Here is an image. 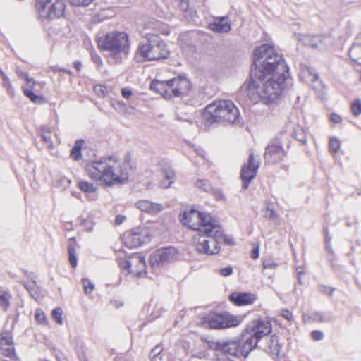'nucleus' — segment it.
Instances as JSON below:
<instances>
[{
  "label": "nucleus",
  "mask_w": 361,
  "mask_h": 361,
  "mask_svg": "<svg viewBox=\"0 0 361 361\" xmlns=\"http://www.w3.org/2000/svg\"><path fill=\"white\" fill-rule=\"evenodd\" d=\"M288 76L283 56L272 46L262 44L254 53L247 96L253 103L274 102L284 90Z\"/></svg>",
  "instance_id": "obj_1"
},
{
  "label": "nucleus",
  "mask_w": 361,
  "mask_h": 361,
  "mask_svg": "<svg viewBox=\"0 0 361 361\" xmlns=\"http://www.w3.org/2000/svg\"><path fill=\"white\" fill-rule=\"evenodd\" d=\"M128 163L109 156L87 163L85 171L92 180L102 185L111 186L128 180Z\"/></svg>",
  "instance_id": "obj_2"
},
{
  "label": "nucleus",
  "mask_w": 361,
  "mask_h": 361,
  "mask_svg": "<svg viewBox=\"0 0 361 361\" xmlns=\"http://www.w3.org/2000/svg\"><path fill=\"white\" fill-rule=\"evenodd\" d=\"M202 117L207 126L242 123L238 109L230 100L215 101L207 105Z\"/></svg>",
  "instance_id": "obj_3"
},
{
  "label": "nucleus",
  "mask_w": 361,
  "mask_h": 361,
  "mask_svg": "<svg viewBox=\"0 0 361 361\" xmlns=\"http://www.w3.org/2000/svg\"><path fill=\"white\" fill-rule=\"evenodd\" d=\"M97 45L109 54L114 63H121L129 53V37L125 32L111 31L98 37Z\"/></svg>",
  "instance_id": "obj_4"
},
{
  "label": "nucleus",
  "mask_w": 361,
  "mask_h": 361,
  "mask_svg": "<svg viewBox=\"0 0 361 361\" xmlns=\"http://www.w3.org/2000/svg\"><path fill=\"white\" fill-rule=\"evenodd\" d=\"M146 42L140 43L135 57L138 61H157L169 58L170 51L165 42L156 34H147Z\"/></svg>",
  "instance_id": "obj_5"
},
{
  "label": "nucleus",
  "mask_w": 361,
  "mask_h": 361,
  "mask_svg": "<svg viewBox=\"0 0 361 361\" xmlns=\"http://www.w3.org/2000/svg\"><path fill=\"white\" fill-rule=\"evenodd\" d=\"M150 88L164 98L171 99L187 94L190 89V82L186 77L180 75L169 80H154Z\"/></svg>",
  "instance_id": "obj_6"
},
{
  "label": "nucleus",
  "mask_w": 361,
  "mask_h": 361,
  "mask_svg": "<svg viewBox=\"0 0 361 361\" xmlns=\"http://www.w3.org/2000/svg\"><path fill=\"white\" fill-rule=\"evenodd\" d=\"M183 224L189 228L197 231L198 233H216V237H219V225L209 214L202 213L195 209L185 212L180 219Z\"/></svg>",
  "instance_id": "obj_7"
},
{
  "label": "nucleus",
  "mask_w": 361,
  "mask_h": 361,
  "mask_svg": "<svg viewBox=\"0 0 361 361\" xmlns=\"http://www.w3.org/2000/svg\"><path fill=\"white\" fill-rule=\"evenodd\" d=\"M272 331V326L269 321L256 319L249 323L242 334L247 342L255 349L258 342L264 336L269 335Z\"/></svg>",
  "instance_id": "obj_8"
},
{
  "label": "nucleus",
  "mask_w": 361,
  "mask_h": 361,
  "mask_svg": "<svg viewBox=\"0 0 361 361\" xmlns=\"http://www.w3.org/2000/svg\"><path fill=\"white\" fill-rule=\"evenodd\" d=\"M220 235L216 237L215 232L211 233H197L194 235L192 241L197 251L207 255H214L219 252V239L222 237V230L219 226Z\"/></svg>",
  "instance_id": "obj_9"
},
{
  "label": "nucleus",
  "mask_w": 361,
  "mask_h": 361,
  "mask_svg": "<svg viewBox=\"0 0 361 361\" xmlns=\"http://www.w3.org/2000/svg\"><path fill=\"white\" fill-rule=\"evenodd\" d=\"M36 8L39 18L51 19L63 16L66 4L64 0H37Z\"/></svg>",
  "instance_id": "obj_10"
},
{
  "label": "nucleus",
  "mask_w": 361,
  "mask_h": 361,
  "mask_svg": "<svg viewBox=\"0 0 361 361\" xmlns=\"http://www.w3.org/2000/svg\"><path fill=\"white\" fill-rule=\"evenodd\" d=\"M239 319L228 312H211L204 319V324L211 329H223L237 326Z\"/></svg>",
  "instance_id": "obj_11"
},
{
  "label": "nucleus",
  "mask_w": 361,
  "mask_h": 361,
  "mask_svg": "<svg viewBox=\"0 0 361 361\" xmlns=\"http://www.w3.org/2000/svg\"><path fill=\"white\" fill-rule=\"evenodd\" d=\"M221 351L224 354L240 358L241 357H246L249 353L253 350L252 345H250L245 339L242 334L240 339H231L226 341H222Z\"/></svg>",
  "instance_id": "obj_12"
},
{
  "label": "nucleus",
  "mask_w": 361,
  "mask_h": 361,
  "mask_svg": "<svg viewBox=\"0 0 361 361\" xmlns=\"http://www.w3.org/2000/svg\"><path fill=\"white\" fill-rule=\"evenodd\" d=\"M259 166V160L255 157L253 153H250L247 163L242 166L240 172V177L243 180L242 189L243 190L248 188L251 180L256 176Z\"/></svg>",
  "instance_id": "obj_13"
},
{
  "label": "nucleus",
  "mask_w": 361,
  "mask_h": 361,
  "mask_svg": "<svg viewBox=\"0 0 361 361\" xmlns=\"http://www.w3.org/2000/svg\"><path fill=\"white\" fill-rule=\"evenodd\" d=\"M178 252L172 247H164L156 250L150 257L149 263L152 267H158L165 263H169L176 259Z\"/></svg>",
  "instance_id": "obj_14"
},
{
  "label": "nucleus",
  "mask_w": 361,
  "mask_h": 361,
  "mask_svg": "<svg viewBox=\"0 0 361 361\" xmlns=\"http://www.w3.org/2000/svg\"><path fill=\"white\" fill-rule=\"evenodd\" d=\"M149 241L148 233L145 229L134 228L130 233L125 235V241L126 247L130 248L141 246L143 243Z\"/></svg>",
  "instance_id": "obj_15"
},
{
  "label": "nucleus",
  "mask_w": 361,
  "mask_h": 361,
  "mask_svg": "<svg viewBox=\"0 0 361 361\" xmlns=\"http://www.w3.org/2000/svg\"><path fill=\"white\" fill-rule=\"evenodd\" d=\"M0 354L16 360H18L15 353L13 337L8 333L0 334Z\"/></svg>",
  "instance_id": "obj_16"
},
{
  "label": "nucleus",
  "mask_w": 361,
  "mask_h": 361,
  "mask_svg": "<svg viewBox=\"0 0 361 361\" xmlns=\"http://www.w3.org/2000/svg\"><path fill=\"white\" fill-rule=\"evenodd\" d=\"M286 156L283 147L274 143L269 144L264 152V159L269 164H276L281 161Z\"/></svg>",
  "instance_id": "obj_17"
},
{
  "label": "nucleus",
  "mask_w": 361,
  "mask_h": 361,
  "mask_svg": "<svg viewBox=\"0 0 361 361\" xmlns=\"http://www.w3.org/2000/svg\"><path fill=\"white\" fill-rule=\"evenodd\" d=\"M229 300L237 306L249 305L256 301L257 296L250 293L234 292L229 295Z\"/></svg>",
  "instance_id": "obj_18"
},
{
  "label": "nucleus",
  "mask_w": 361,
  "mask_h": 361,
  "mask_svg": "<svg viewBox=\"0 0 361 361\" xmlns=\"http://www.w3.org/2000/svg\"><path fill=\"white\" fill-rule=\"evenodd\" d=\"M209 28L216 33H227L231 30V23L228 16L215 17Z\"/></svg>",
  "instance_id": "obj_19"
},
{
  "label": "nucleus",
  "mask_w": 361,
  "mask_h": 361,
  "mask_svg": "<svg viewBox=\"0 0 361 361\" xmlns=\"http://www.w3.org/2000/svg\"><path fill=\"white\" fill-rule=\"evenodd\" d=\"M137 207L145 212L155 214L164 209V207L159 203H155L147 200H142L137 202Z\"/></svg>",
  "instance_id": "obj_20"
},
{
  "label": "nucleus",
  "mask_w": 361,
  "mask_h": 361,
  "mask_svg": "<svg viewBox=\"0 0 361 361\" xmlns=\"http://www.w3.org/2000/svg\"><path fill=\"white\" fill-rule=\"evenodd\" d=\"M136 263L139 264L140 269L142 270L145 267V258L140 255H134L130 257V260H120L119 266L121 269L126 270L129 273L132 266Z\"/></svg>",
  "instance_id": "obj_21"
},
{
  "label": "nucleus",
  "mask_w": 361,
  "mask_h": 361,
  "mask_svg": "<svg viewBox=\"0 0 361 361\" xmlns=\"http://www.w3.org/2000/svg\"><path fill=\"white\" fill-rule=\"evenodd\" d=\"M300 79L307 84L320 83L318 74L311 68L304 66L299 75Z\"/></svg>",
  "instance_id": "obj_22"
},
{
  "label": "nucleus",
  "mask_w": 361,
  "mask_h": 361,
  "mask_svg": "<svg viewBox=\"0 0 361 361\" xmlns=\"http://www.w3.org/2000/svg\"><path fill=\"white\" fill-rule=\"evenodd\" d=\"M78 186L86 194L90 200H95L97 198V188L92 183L86 180H79Z\"/></svg>",
  "instance_id": "obj_23"
},
{
  "label": "nucleus",
  "mask_w": 361,
  "mask_h": 361,
  "mask_svg": "<svg viewBox=\"0 0 361 361\" xmlns=\"http://www.w3.org/2000/svg\"><path fill=\"white\" fill-rule=\"evenodd\" d=\"M300 40L307 47L318 49H322L324 47V37L322 36L303 35Z\"/></svg>",
  "instance_id": "obj_24"
},
{
  "label": "nucleus",
  "mask_w": 361,
  "mask_h": 361,
  "mask_svg": "<svg viewBox=\"0 0 361 361\" xmlns=\"http://www.w3.org/2000/svg\"><path fill=\"white\" fill-rule=\"evenodd\" d=\"M38 132L43 142L47 145L49 149H53L54 143L51 139V130L48 126H41L38 128Z\"/></svg>",
  "instance_id": "obj_25"
},
{
  "label": "nucleus",
  "mask_w": 361,
  "mask_h": 361,
  "mask_svg": "<svg viewBox=\"0 0 361 361\" xmlns=\"http://www.w3.org/2000/svg\"><path fill=\"white\" fill-rule=\"evenodd\" d=\"M75 247H76V240L73 237V238H70L68 246V259H69V262L73 268L76 267L77 264H78Z\"/></svg>",
  "instance_id": "obj_26"
},
{
  "label": "nucleus",
  "mask_w": 361,
  "mask_h": 361,
  "mask_svg": "<svg viewBox=\"0 0 361 361\" xmlns=\"http://www.w3.org/2000/svg\"><path fill=\"white\" fill-rule=\"evenodd\" d=\"M292 136L302 145H305L307 142V133L304 128L300 125H297L292 133Z\"/></svg>",
  "instance_id": "obj_27"
},
{
  "label": "nucleus",
  "mask_w": 361,
  "mask_h": 361,
  "mask_svg": "<svg viewBox=\"0 0 361 361\" xmlns=\"http://www.w3.org/2000/svg\"><path fill=\"white\" fill-rule=\"evenodd\" d=\"M349 56L355 63L361 65V44H353L349 50Z\"/></svg>",
  "instance_id": "obj_28"
},
{
  "label": "nucleus",
  "mask_w": 361,
  "mask_h": 361,
  "mask_svg": "<svg viewBox=\"0 0 361 361\" xmlns=\"http://www.w3.org/2000/svg\"><path fill=\"white\" fill-rule=\"evenodd\" d=\"M11 294L5 290H0V307L4 311H7L10 307Z\"/></svg>",
  "instance_id": "obj_29"
},
{
  "label": "nucleus",
  "mask_w": 361,
  "mask_h": 361,
  "mask_svg": "<svg viewBox=\"0 0 361 361\" xmlns=\"http://www.w3.org/2000/svg\"><path fill=\"white\" fill-rule=\"evenodd\" d=\"M276 335H272L268 343L269 352L271 354H278L280 351V345H279V339Z\"/></svg>",
  "instance_id": "obj_30"
},
{
  "label": "nucleus",
  "mask_w": 361,
  "mask_h": 361,
  "mask_svg": "<svg viewBox=\"0 0 361 361\" xmlns=\"http://www.w3.org/2000/svg\"><path fill=\"white\" fill-rule=\"evenodd\" d=\"M82 145V140H77L75 143V145L72 147L70 156L73 160L78 161L81 159Z\"/></svg>",
  "instance_id": "obj_31"
},
{
  "label": "nucleus",
  "mask_w": 361,
  "mask_h": 361,
  "mask_svg": "<svg viewBox=\"0 0 361 361\" xmlns=\"http://www.w3.org/2000/svg\"><path fill=\"white\" fill-rule=\"evenodd\" d=\"M202 341L207 348L212 350H221V348H223L222 341H214L213 339L205 338L202 339Z\"/></svg>",
  "instance_id": "obj_32"
},
{
  "label": "nucleus",
  "mask_w": 361,
  "mask_h": 361,
  "mask_svg": "<svg viewBox=\"0 0 361 361\" xmlns=\"http://www.w3.org/2000/svg\"><path fill=\"white\" fill-rule=\"evenodd\" d=\"M175 171L171 169H168L164 171V176L169 182L166 183L165 181L161 182V185L164 188H169L171 184L173 182L175 178Z\"/></svg>",
  "instance_id": "obj_33"
},
{
  "label": "nucleus",
  "mask_w": 361,
  "mask_h": 361,
  "mask_svg": "<svg viewBox=\"0 0 361 361\" xmlns=\"http://www.w3.org/2000/svg\"><path fill=\"white\" fill-rule=\"evenodd\" d=\"M24 94L28 97L32 102L38 104L42 101V97L33 93V92L28 89L23 87Z\"/></svg>",
  "instance_id": "obj_34"
},
{
  "label": "nucleus",
  "mask_w": 361,
  "mask_h": 361,
  "mask_svg": "<svg viewBox=\"0 0 361 361\" xmlns=\"http://www.w3.org/2000/svg\"><path fill=\"white\" fill-rule=\"evenodd\" d=\"M24 286L32 297L37 298L39 296V288L35 281L30 284L25 283Z\"/></svg>",
  "instance_id": "obj_35"
},
{
  "label": "nucleus",
  "mask_w": 361,
  "mask_h": 361,
  "mask_svg": "<svg viewBox=\"0 0 361 361\" xmlns=\"http://www.w3.org/2000/svg\"><path fill=\"white\" fill-rule=\"evenodd\" d=\"M351 113L356 117L361 114V99H356L350 105Z\"/></svg>",
  "instance_id": "obj_36"
},
{
  "label": "nucleus",
  "mask_w": 361,
  "mask_h": 361,
  "mask_svg": "<svg viewBox=\"0 0 361 361\" xmlns=\"http://www.w3.org/2000/svg\"><path fill=\"white\" fill-rule=\"evenodd\" d=\"M196 186L204 191L209 192L213 190L211 183L208 180L200 179L196 182Z\"/></svg>",
  "instance_id": "obj_37"
},
{
  "label": "nucleus",
  "mask_w": 361,
  "mask_h": 361,
  "mask_svg": "<svg viewBox=\"0 0 361 361\" xmlns=\"http://www.w3.org/2000/svg\"><path fill=\"white\" fill-rule=\"evenodd\" d=\"M262 212L264 217L278 221L279 216L274 209L266 207ZM277 224H279V223L277 222Z\"/></svg>",
  "instance_id": "obj_38"
},
{
  "label": "nucleus",
  "mask_w": 361,
  "mask_h": 361,
  "mask_svg": "<svg viewBox=\"0 0 361 361\" xmlns=\"http://www.w3.org/2000/svg\"><path fill=\"white\" fill-rule=\"evenodd\" d=\"M35 317L37 322L40 324L47 325L48 324L47 319L44 312L39 309L36 310Z\"/></svg>",
  "instance_id": "obj_39"
},
{
  "label": "nucleus",
  "mask_w": 361,
  "mask_h": 361,
  "mask_svg": "<svg viewBox=\"0 0 361 361\" xmlns=\"http://www.w3.org/2000/svg\"><path fill=\"white\" fill-rule=\"evenodd\" d=\"M112 106L118 112L125 113L127 111V106L123 101H114L112 102Z\"/></svg>",
  "instance_id": "obj_40"
},
{
  "label": "nucleus",
  "mask_w": 361,
  "mask_h": 361,
  "mask_svg": "<svg viewBox=\"0 0 361 361\" xmlns=\"http://www.w3.org/2000/svg\"><path fill=\"white\" fill-rule=\"evenodd\" d=\"M52 317L56 321V322L59 324H62L63 319H62V314L63 310L60 307H56L52 310Z\"/></svg>",
  "instance_id": "obj_41"
},
{
  "label": "nucleus",
  "mask_w": 361,
  "mask_h": 361,
  "mask_svg": "<svg viewBox=\"0 0 361 361\" xmlns=\"http://www.w3.org/2000/svg\"><path fill=\"white\" fill-rule=\"evenodd\" d=\"M85 294L90 293L94 289V284L87 279H83L82 281Z\"/></svg>",
  "instance_id": "obj_42"
},
{
  "label": "nucleus",
  "mask_w": 361,
  "mask_h": 361,
  "mask_svg": "<svg viewBox=\"0 0 361 361\" xmlns=\"http://www.w3.org/2000/svg\"><path fill=\"white\" fill-rule=\"evenodd\" d=\"M340 148V141L336 138H331L329 140V149L333 152H336Z\"/></svg>",
  "instance_id": "obj_43"
},
{
  "label": "nucleus",
  "mask_w": 361,
  "mask_h": 361,
  "mask_svg": "<svg viewBox=\"0 0 361 361\" xmlns=\"http://www.w3.org/2000/svg\"><path fill=\"white\" fill-rule=\"evenodd\" d=\"M318 288L320 293L328 295H332L335 290L334 288L325 285H319Z\"/></svg>",
  "instance_id": "obj_44"
},
{
  "label": "nucleus",
  "mask_w": 361,
  "mask_h": 361,
  "mask_svg": "<svg viewBox=\"0 0 361 361\" xmlns=\"http://www.w3.org/2000/svg\"><path fill=\"white\" fill-rule=\"evenodd\" d=\"M1 75H2V78H3L4 85L6 87H7L8 92L11 94H13V87L11 86V81H10L9 78L5 74H4L3 73H1Z\"/></svg>",
  "instance_id": "obj_45"
},
{
  "label": "nucleus",
  "mask_w": 361,
  "mask_h": 361,
  "mask_svg": "<svg viewBox=\"0 0 361 361\" xmlns=\"http://www.w3.org/2000/svg\"><path fill=\"white\" fill-rule=\"evenodd\" d=\"M145 268L146 267L142 269H140V265L138 263L135 264L132 266L131 269H130L129 273H131L135 276H140L142 273H145Z\"/></svg>",
  "instance_id": "obj_46"
},
{
  "label": "nucleus",
  "mask_w": 361,
  "mask_h": 361,
  "mask_svg": "<svg viewBox=\"0 0 361 361\" xmlns=\"http://www.w3.org/2000/svg\"><path fill=\"white\" fill-rule=\"evenodd\" d=\"M94 0H69L70 3L77 6H87Z\"/></svg>",
  "instance_id": "obj_47"
},
{
  "label": "nucleus",
  "mask_w": 361,
  "mask_h": 361,
  "mask_svg": "<svg viewBox=\"0 0 361 361\" xmlns=\"http://www.w3.org/2000/svg\"><path fill=\"white\" fill-rule=\"evenodd\" d=\"M106 90V87L104 86V85H97L94 86V92L98 96H100V97H104L105 96Z\"/></svg>",
  "instance_id": "obj_48"
},
{
  "label": "nucleus",
  "mask_w": 361,
  "mask_h": 361,
  "mask_svg": "<svg viewBox=\"0 0 361 361\" xmlns=\"http://www.w3.org/2000/svg\"><path fill=\"white\" fill-rule=\"evenodd\" d=\"M162 351H163V348L161 346H160V345L155 346L153 349H152V350L149 353L150 358H152V357L161 356Z\"/></svg>",
  "instance_id": "obj_49"
},
{
  "label": "nucleus",
  "mask_w": 361,
  "mask_h": 361,
  "mask_svg": "<svg viewBox=\"0 0 361 361\" xmlns=\"http://www.w3.org/2000/svg\"><path fill=\"white\" fill-rule=\"evenodd\" d=\"M311 337L314 341H320L324 337V334L319 330H314L311 333Z\"/></svg>",
  "instance_id": "obj_50"
},
{
  "label": "nucleus",
  "mask_w": 361,
  "mask_h": 361,
  "mask_svg": "<svg viewBox=\"0 0 361 361\" xmlns=\"http://www.w3.org/2000/svg\"><path fill=\"white\" fill-rule=\"evenodd\" d=\"M219 272H220L221 275L223 276H228L233 274V268L231 267H227L221 269Z\"/></svg>",
  "instance_id": "obj_51"
},
{
  "label": "nucleus",
  "mask_w": 361,
  "mask_h": 361,
  "mask_svg": "<svg viewBox=\"0 0 361 361\" xmlns=\"http://www.w3.org/2000/svg\"><path fill=\"white\" fill-rule=\"evenodd\" d=\"M264 269H276L277 264L271 260L264 261L262 263Z\"/></svg>",
  "instance_id": "obj_52"
},
{
  "label": "nucleus",
  "mask_w": 361,
  "mask_h": 361,
  "mask_svg": "<svg viewBox=\"0 0 361 361\" xmlns=\"http://www.w3.org/2000/svg\"><path fill=\"white\" fill-rule=\"evenodd\" d=\"M92 59L97 66L99 67L103 65L102 59L97 54H92Z\"/></svg>",
  "instance_id": "obj_53"
},
{
  "label": "nucleus",
  "mask_w": 361,
  "mask_h": 361,
  "mask_svg": "<svg viewBox=\"0 0 361 361\" xmlns=\"http://www.w3.org/2000/svg\"><path fill=\"white\" fill-rule=\"evenodd\" d=\"M330 120L334 123H339L342 121V118L340 115L333 113L331 114Z\"/></svg>",
  "instance_id": "obj_54"
},
{
  "label": "nucleus",
  "mask_w": 361,
  "mask_h": 361,
  "mask_svg": "<svg viewBox=\"0 0 361 361\" xmlns=\"http://www.w3.org/2000/svg\"><path fill=\"white\" fill-rule=\"evenodd\" d=\"M281 317L286 319L288 321L292 320V313L288 310H282L281 313Z\"/></svg>",
  "instance_id": "obj_55"
},
{
  "label": "nucleus",
  "mask_w": 361,
  "mask_h": 361,
  "mask_svg": "<svg viewBox=\"0 0 361 361\" xmlns=\"http://www.w3.org/2000/svg\"><path fill=\"white\" fill-rule=\"evenodd\" d=\"M221 240L224 241L226 244H228V245L234 244V240L233 238H229V237L226 236V235H224L223 233H222V237L220 239H219V243Z\"/></svg>",
  "instance_id": "obj_56"
},
{
  "label": "nucleus",
  "mask_w": 361,
  "mask_h": 361,
  "mask_svg": "<svg viewBox=\"0 0 361 361\" xmlns=\"http://www.w3.org/2000/svg\"><path fill=\"white\" fill-rule=\"evenodd\" d=\"M122 97L125 99H128L132 95V91L128 88H123L121 90Z\"/></svg>",
  "instance_id": "obj_57"
},
{
  "label": "nucleus",
  "mask_w": 361,
  "mask_h": 361,
  "mask_svg": "<svg viewBox=\"0 0 361 361\" xmlns=\"http://www.w3.org/2000/svg\"><path fill=\"white\" fill-rule=\"evenodd\" d=\"M324 240H325V243L329 245V242H331V238L329 236V228L327 226H324Z\"/></svg>",
  "instance_id": "obj_58"
},
{
  "label": "nucleus",
  "mask_w": 361,
  "mask_h": 361,
  "mask_svg": "<svg viewBox=\"0 0 361 361\" xmlns=\"http://www.w3.org/2000/svg\"><path fill=\"white\" fill-rule=\"evenodd\" d=\"M180 7L182 11H186L189 8V1L188 0H180Z\"/></svg>",
  "instance_id": "obj_59"
},
{
  "label": "nucleus",
  "mask_w": 361,
  "mask_h": 361,
  "mask_svg": "<svg viewBox=\"0 0 361 361\" xmlns=\"http://www.w3.org/2000/svg\"><path fill=\"white\" fill-rule=\"evenodd\" d=\"M16 73L18 76L21 79H25V78H27L28 74L27 73H24L23 71H21L19 68H17L16 69Z\"/></svg>",
  "instance_id": "obj_60"
},
{
  "label": "nucleus",
  "mask_w": 361,
  "mask_h": 361,
  "mask_svg": "<svg viewBox=\"0 0 361 361\" xmlns=\"http://www.w3.org/2000/svg\"><path fill=\"white\" fill-rule=\"evenodd\" d=\"M125 219H126V217L124 216L118 215V216H116V217L115 219V223L117 225L121 224L124 221Z\"/></svg>",
  "instance_id": "obj_61"
},
{
  "label": "nucleus",
  "mask_w": 361,
  "mask_h": 361,
  "mask_svg": "<svg viewBox=\"0 0 361 361\" xmlns=\"http://www.w3.org/2000/svg\"><path fill=\"white\" fill-rule=\"evenodd\" d=\"M213 192L215 194L216 198L218 200H224L225 199L224 195L220 191L213 190Z\"/></svg>",
  "instance_id": "obj_62"
},
{
  "label": "nucleus",
  "mask_w": 361,
  "mask_h": 361,
  "mask_svg": "<svg viewBox=\"0 0 361 361\" xmlns=\"http://www.w3.org/2000/svg\"><path fill=\"white\" fill-rule=\"evenodd\" d=\"M24 80H26L27 83L31 88L35 85V81L33 78H30L29 75H27V78H25Z\"/></svg>",
  "instance_id": "obj_63"
},
{
  "label": "nucleus",
  "mask_w": 361,
  "mask_h": 361,
  "mask_svg": "<svg viewBox=\"0 0 361 361\" xmlns=\"http://www.w3.org/2000/svg\"><path fill=\"white\" fill-rule=\"evenodd\" d=\"M252 257L253 259H257L259 257V249L258 247H256L255 249H253L252 252Z\"/></svg>",
  "instance_id": "obj_64"
}]
</instances>
